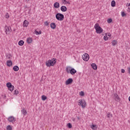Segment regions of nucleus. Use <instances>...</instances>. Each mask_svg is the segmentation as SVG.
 I'll return each mask as SVG.
<instances>
[{
    "label": "nucleus",
    "instance_id": "nucleus-49",
    "mask_svg": "<svg viewBox=\"0 0 130 130\" xmlns=\"http://www.w3.org/2000/svg\"><path fill=\"white\" fill-rule=\"evenodd\" d=\"M30 0H26V2H29Z\"/></svg>",
    "mask_w": 130,
    "mask_h": 130
},
{
    "label": "nucleus",
    "instance_id": "nucleus-27",
    "mask_svg": "<svg viewBox=\"0 0 130 130\" xmlns=\"http://www.w3.org/2000/svg\"><path fill=\"white\" fill-rule=\"evenodd\" d=\"M35 33L36 35H40V34H42V31L41 30H39V31L35 30Z\"/></svg>",
    "mask_w": 130,
    "mask_h": 130
},
{
    "label": "nucleus",
    "instance_id": "nucleus-4",
    "mask_svg": "<svg viewBox=\"0 0 130 130\" xmlns=\"http://www.w3.org/2000/svg\"><path fill=\"white\" fill-rule=\"evenodd\" d=\"M82 58L83 60L85 61H88L89 60V58H90V56H89V54L87 53H85L83 56H82Z\"/></svg>",
    "mask_w": 130,
    "mask_h": 130
},
{
    "label": "nucleus",
    "instance_id": "nucleus-43",
    "mask_svg": "<svg viewBox=\"0 0 130 130\" xmlns=\"http://www.w3.org/2000/svg\"><path fill=\"white\" fill-rule=\"evenodd\" d=\"M126 7H130V3H127Z\"/></svg>",
    "mask_w": 130,
    "mask_h": 130
},
{
    "label": "nucleus",
    "instance_id": "nucleus-20",
    "mask_svg": "<svg viewBox=\"0 0 130 130\" xmlns=\"http://www.w3.org/2000/svg\"><path fill=\"white\" fill-rule=\"evenodd\" d=\"M13 71H14V72H18V71H19V67L18 66H15L13 67Z\"/></svg>",
    "mask_w": 130,
    "mask_h": 130
},
{
    "label": "nucleus",
    "instance_id": "nucleus-23",
    "mask_svg": "<svg viewBox=\"0 0 130 130\" xmlns=\"http://www.w3.org/2000/svg\"><path fill=\"white\" fill-rule=\"evenodd\" d=\"M18 45H19L20 46H22V45H24V41H19V42H18Z\"/></svg>",
    "mask_w": 130,
    "mask_h": 130
},
{
    "label": "nucleus",
    "instance_id": "nucleus-36",
    "mask_svg": "<svg viewBox=\"0 0 130 130\" xmlns=\"http://www.w3.org/2000/svg\"><path fill=\"white\" fill-rule=\"evenodd\" d=\"M44 24L45 25V26H48V25H49V22H48V21H45L44 22Z\"/></svg>",
    "mask_w": 130,
    "mask_h": 130
},
{
    "label": "nucleus",
    "instance_id": "nucleus-25",
    "mask_svg": "<svg viewBox=\"0 0 130 130\" xmlns=\"http://www.w3.org/2000/svg\"><path fill=\"white\" fill-rule=\"evenodd\" d=\"M6 86H7V88H10V87H12L13 86V85H12V83H11V82H8L6 84Z\"/></svg>",
    "mask_w": 130,
    "mask_h": 130
},
{
    "label": "nucleus",
    "instance_id": "nucleus-42",
    "mask_svg": "<svg viewBox=\"0 0 130 130\" xmlns=\"http://www.w3.org/2000/svg\"><path fill=\"white\" fill-rule=\"evenodd\" d=\"M6 17L7 19H8V18H9V14H7L6 15Z\"/></svg>",
    "mask_w": 130,
    "mask_h": 130
},
{
    "label": "nucleus",
    "instance_id": "nucleus-24",
    "mask_svg": "<svg viewBox=\"0 0 130 130\" xmlns=\"http://www.w3.org/2000/svg\"><path fill=\"white\" fill-rule=\"evenodd\" d=\"M91 128H92V129L95 130L97 129V125L95 124H92L91 126Z\"/></svg>",
    "mask_w": 130,
    "mask_h": 130
},
{
    "label": "nucleus",
    "instance_id": "nucleus-14",
    "mask_svg": "<svg viewBox=\"0 0 130 130\" xmlns=\"http://www.w3.org/2000/svg\"><path fill=\"white\" fill-rule=\"evenodd\" d=\"M60 10L61 12H67V7L64 6H62L61 7Z\"/></svg>",
    "mask_w": 130,
    "mask_h": 130
},
{
    "label": "nucleus",
    "instance_id": "nucleus-38",
    "mask_svg": "<svg viewBox=\"0 0 130 130\" xmlns=\"http://www.w3.org/2000/svg\"><path fill=\"white\" fill-rule=\"evenodd\" d=\"M121 16H122V17H124V16H126V14L124 12H122Z\"/></svg>",
    "mask_w": 130,
    "mask_h": 130
},
{
    "label": "nucleus",
    "instance_id": "nucleus-45",
    "mask_svg": "<svg viewBox=\"0 0 130 130\" xmlns=\"http://www.w3.org/2000/svg\"><path fill=\"white\" fill-rule=\"evenodd\" d=\"M108 36H109V37H110V36H111V35L110 34H109Z\"/></svg>",
    "mask_w": 130,
    "mask_h": 130
},
{
    "label": "nucleus",
    "instance_id": "nucleus-2",
    "mask_svg": "<svg viewBox=\"0 0 130 130\" xmlns=\"http://www.w3.org/2000/svg\"><path fill=\"white\" fill-rule=\"evenodd\" d=\"M56 19L58 20V21H63L64 15L61 13H57L56 14Z\"/></svg>",
    "mask_w": 130,
    "mask_h": 130
},
{
    "label": "nucleus",
    "instance_id": "nucleus-17",
    "mask_svg": "<svg viewBox=\"0 0 130 130\" xmlns=\"http://www.w3.org/2000/svg\"><path fill=\"white\" fill-rule=\"evenodd\" d=\"M26 41L28 44H30V43H32V41H33V40H32V38H28L26 40Z\"/></svg>",
    "mask_w": 130,
    "mask_h": 130
},
{
    "label": "nucleus",
    "instance_id": "nucleus-35",
    "mask_svg": "<svg viewBox=\"0 0 130 130\" xmlns=\"http://www.w3.org/2000/svg\"><path fill=\"white\" fill-rule=\"evenodd\" d=\"M108 23H110L112 22V19L109 18L107 20Z\"/></svg>",
    "mask_w": 130,
    "mask_h": 130
},
{
    "label": "nucleus",
    "instance_id": "nucleus-6",
    "mask_svg": "<svg viewBox=\"0 0 130 130\" xmlns=\"http://www.w3.org/2000/svg\"><path fill=\"white\" fill-rule=\"evenodd\" d=\"M113 98L115 101H117V102H119V101H120V98L118 96L117 93L114 94Z\"/></svg>",
    "mask_w": 130,
    "mask_h": 130
},
{
    "label": "nucleus",
    "instance_id": "nucleus-16",
    "mask_svg": "<svg viewBox=\"0 0 130 130\" xmlns=\"http://www.w3.org/2000/svg\"><path fill=\"white\" fill-rule=\"evenodd\" d=\"M54 8H55V9H58V8H59V3L55 2L54 4Z\"/></svg>",
    "mask_w": 130,
    "mask_h": 130
},
{
    "label": "nucleus",
    "instance_id": "nucleus-7",
    "mask_svg": "<svg viewBox=\"0 0 130 130\" xmlns=\"http://www.w3.org/2000/svg\"><path fill=\"white\" fill-rule=\"evenodd\" d=\"M50 61L51 62V64H52V66L53 67L55 63H56V58H52V59L50 60Z\"/></svg>",
    "mask_w": 130,
    "mask_h": 130
},
{
    "label": "nucleus",
    "instance_id": "nucleus-37",
    "mask_svg": "<svg viewBox=\"0 0 130 130\" xmlns=\"http://www.w3.org/2000/svg\"><path fill=\"white\" fill-rule=\"evenodd\" d=\"M104 40H105L106 41V40H108V37H107V36H105L104 37Z\"/></svg>",
    "mask_w": 130,
    "mask_h": 130
},
{
    "label": "nucleus",
    "instance_id": "nucleus-1",
    "mask_svg": "<svg viewBox=\"0 0 130 130\" xmlns=\"http://www.w3.org/2000/svg\"><path fill=\"white\" fill-rule=\"evenodd\" d=\"M94 28L95 29L96 33H97V34H101V33L103 32V29L101 26H99V24L98 23H96L94 25Z\"/></svg>",
    "mask_w": 130,
    "mask_h": 130
},
{
    "label": "nucleus",
    "instance_id": "nucleus-40",
    "mask_svg": "<svg viewBox=\"0 0 130 130\" xmlns=\"http://www.w3.org/2000/svg\"><path fill=\"white\" fill-rule=\"evenodd\" d=\"M121 73L124 74V73H125V70H124V69H121Z\"/></svg>",
    "mask_w": 130,
    "mask_h": 130
},
{
    "label": "nucleus",
    "instance_id": "nucleus-29",
    "mask_svg": "<svg viewBox=\"0 0 130 130\" xmlns=\"http://www.w3.org/2000/svg\"><path fill=\"white\" fill-rule=\"evenodd\" d=\"M46 99H47V97L46 96L44 95L42 96V100H43V101H45Z\"/></svg>",
    "mask_w": 130,
    "mask_h": 130
},
{
    "label": "nucleus",
    "instance_id": "nucleus-15",
    "mask_svg": "<svg viewBox=\"0 0 130 130\" xmlns=\"http://www.w3.org/2000/svg\"><path fill=\"white\" fill-rule=\"evenodd\" d=\"M50 27L51 29H55V28H56V25L55 24V23L52 22L50 24Z\"/></svg>",
    "mask_w": 130,
    "mask_h": 130
},
{
    "label": "nucleus",
    "instance_id": "nucleus-5",
    "mask_svg": "<svg viewBox=\"0 0 130 130\" xmlns=\"http://www.w3.org/2000/svg\"><path fill=\"white\" fill-rule=\"evenodd\" d=\"M8 120L9 121V122H12L14 123V122L16 121V118H15L14 116H11L8 118Z\"/></svg>",
    "mask_w": 130,
    "mask_h": 130
},
{
    "label": "nucleus",
    "instance_id": "nucleus-44",
    "mask_svg": "<svg viewBox=\"0 0 130 130\" xmlns=\"http://www.w3.org/2000/svg\"><path fill=\"white\" fill-rule=\"evenodd\" d=\"M62 2H64V3H65V4H66V3H67V0H62Z\"/></svg>",
    "mask_w": 130,
    "mask_h": 130
},
{
    "label": "nucleus",
    "instance_id": "nucleus-48",
    "mask_svg": "<svg viewBox=\"0 0 130 130\" xmlns=\"http://www.w3.org/2000/svg\"><path fill=\"white\" fill-rule=\"evenodd\" d=\"M128 101H129V102H130V96H129V98H128Z\"/></svg>",
    "mask_w": 130,
    "mask_h": 130
},
{
    "label": "nucleus",
    "instance_id": "nucleus-18",
    "mask_svg": "<svg viewBox=\"0 0 130 130\" xmlns=\"http://www.w3.org/2000/svg\"><path fill=\"white\" fill-rule=\"evenodd\" d=\"M29 22L27 20H24L23 22V27H28Z\"/></svg>",
    "mask_w": 130,
    "mask_h": 130
},
{
    "label": "nucleus",
    "instance_id": "nucleus-19",
    "mask_svg": "<svg viewBox=\"0 0 130 130\" xmlns=\"http://www.w3.org/2000/svg\"><path fill=\"white\" fill-rule=\"evenodd\" d=\"M21 113L24 115V116H25V115L27 114V111L26 110V109H23L21 110Z\"/></svg>",
    "mask_w": 130,
    "mask_h": 130
},
{
    "label": "nucleus",
    "instance_id": "nucleus-33",
    "mask_svg": "<svg viewBox=\"0 0 130 130\" xmlns=\"http://www.w3.org/2000/svg\"><path fill=\"white\" fill-rule=\"evenodd\" d=\"M7 130H12V126H11V125H8L7 127Z\"/></svg>",
    "mask_w": 130,
    "mask_h": 130
},
{
    "label": "nucleus",
    "instance_id": "nucleus-31",
    "mask_svg": "<svg viewBox=\"0 0 130 130\" xmlns=\"http://www.w3.org/2000/svg\"><path fill=\"white\" fill-rule=\"evenodd\" d=\"M8 89L12 92L14 90V89H15V87L14 86V85H12L10 87H8Z\"/></svg>",
    "mask_w": 130,
    "mask_h": 130
},
{
    "label": "nucleus",
    "instance_id": "nucleus-22",
    "mask_svg": "<svg viewBox=\"0 0 130 130\" xmlns=\"http://www.w3.org/2000/svg\"><path fill=\"white\" fill-rule=\"evenodd\" d=\"M117 45V41L116 40H113L112 42V45H113V46H115V45Z\"/></svg>",
    "mask_w": 130,
    "mask_h": 130
},
{
    "label": "nucleus",
    "instance_id": "nucleus-26",
    "mask_svg": "<svg viewBox=\"0 0 130 130\" xmlns=\"http://www.w3.org/2000/svg\"><path fill=\"white\" fill-rule=\"evenodd\" d=\"M111 7H114L116 6V3L115 1H112L111 3Z\"/></svg>",
    "mask_w": 130,
    "mask_h": 130
},
{
    "label": "nucleus",
    "instance_id": "nucleus-13",
    "mask_svg": "<svg viewBox=\"0 0 130 130\" xmlns=\"http://www.w3.org/2000/svg\"><path fill=\"white\" fill-rule=\"evenodd\" d=\"M76 73H77V71L76 70H75V69L72 68L71 69L70 74H71V75H75V74H76Z\"/></svg>",
    "mask_w": 130,
    "mask_h": 130
},
{
    "label": "nucleus",
    "instance_id": "nucleus-34",
    "mask_svg": "<svg viewBox=\"0 0 130 130\" xmlns=\"http://www.w3.org/2000/svg\"><path fill=\"white\" fill-rule=\"evenodd\" d=\"M67 126L69 127V128H72V124H71V123H68Z\"/></svg>",
    "mask_w": 130,
    "mask_h": 130
},
{
    "label": "nucleus",
    "instance_id": "nucleus-10",
    "mask_svg": "<svg viewBox=\"0 0 130 130\" xmlns=\"http://www.w3.org/2000/svg\"><path fill=\"white\" fill-rule=\"evenodd\" d=\"M46 66L48 68H50V67H52L51 62H50V60H48L46 62Z\"/></svg>",
    "mask_w": 130,
    "mask_h": 130
},
{
    "label": "nucleus",
    "instance_id": "nucleus-9",
    "mask_svg": "<svg viewBox=\"0 0 130 130\" xmlns=\"http://www.w3.org/2000/svg\"><path fill=\"white\" fill-rule=\"evenodd\" d=\"M73 83V79L69 78L68 79L66 82V85H70V84H72Z\"/></svg>",
    "mask_w": 130,
    "mask_h": 130
},
{
    "label": "nucleus",
    "instance_id": "nucleus-21",
    "mask_svg": "<svg viewBox=\"0 0 130 130\" xmlns=\"http://www.w3.org/2000/svg\"><path fill=\"white\" fill-rule=\"evenodd\" d=\"M91 67L93 70H97V65L95 63H92Z\"/></svg>",
    "mask_w": 130,
    "mask_h": 130
},
{
    "label": "nucleus",
    "instance_id": "nucleus-3",
    "mask_svg": "<svg viewBox=\"0 0 130 130\" xmlns=\"http://www.w3.org/2000/svg\"><path fill=\"white\" fill-rule=\"evenodd\" d=\"M86 101L84 100H79L78 101V105L82 106V108H85V107H86Z\"/></svg>",
    "mask_w": 130,
    "mask_h": 130
},
{
    "label": "nucleus",
    "instance_id": "nucleus-39",
    "mask_svg": "<svg viewBox=\"0 0 130 130\" xmlns=\"http://www.w3.org/2000/svg\"><path fill=\"white\" fill-rule=\"evenodd\" d=\"M80 96H84V91H81L80 92Z\"/></svg>",
    "mask_w": 130,
    "mask_h": 130
},
{
    "label": "nucleus",
    "instance_id": "nucleus-12",
    "mask_svg": "<svg viewBox=\"0 0 130 130\" xmlns=\"http://www.w3.org/2000/svg\"><path fill=\"white\" fill-rule=\"evenodd\" d=\"M7 66L8 67H12V66H13V62H12V60H7Z\"/></svg>",
    "mask_w": 130,
    "mask_h": 130
},
{
    "label": "nucleus",
    "instance_id": "nucleus-11",
    "mask_svg": "<svg viewBox=\"0 0 130 130\" xmlns=\"http://www.w3.org/2000/svg\"><path fill=\"white\" fill-rule=\"evenodd\" d=\"M72 67L70 66H67L66 69V71L68 74H70L71 73V71L72 70Z\"/></svg>",
    "mask_w": 130,
    "mask_h": 130
},
{
    "label": "nucleus",
    "instance_id": "nucleus-47",
    "mask_svg": "<svg viewBox=\"0 0 130 130\" xmlns=\"http://www.w3.org/2000/svg\"><path fill=\"white\" fill-rule=\"evenodd\" d=\"M66 4H70V2H67Z\"/></svg>",
    "mask_w": 130,
    "mask_h": 130
},
{
    "label": "nucleus",
    "instance_id": "nucleus-28",
    "mask_svg": "<svg viewBox=\"0 0 130 130\" xmlns=\"http://www.w3.org/2000/svg\"><path fill=\"white\" fill-rule=\"evenodd\" d=\"M107 116L108 118L110 119V118H111V117H112V115L111 114V113L109 112L107 113Z\"/></svg>",
    "mask_w": 130,
    "mask_h": 130
},
{
    "label": "nucleus",
    "instance_id": "nucleus-32",
    "mask_svg": "<svg viewBox=\"0 0 130 130\" xmlns=\"http://www.w3.org/2000/svg\"><path fill=\"white\" fill-rule=\"evenodd\" d=\"M18 94H19V91H18V89L15 90L14 95H18Z\"/></svg>",
    "mask_w": 130,
    "mask_h": 130
},
{
    "label": "nucleus",
    "instance_id": "nucleus-30",
    "mask_svg": "<svg viewBox=\"0 0 130 130\" xmlns=\"http://www.w3.org/2000/svg\"><path fill=\"white\" fill-rule=\"evenodd\" d=\"M6 57L8 58V59H11V57H12V54L11 53H9L6 55Z\"/></svg>",
    "mask_w": 130,
    "mask_h": 130
},
{
    "label": "nucleus",
    "instance_id": "nucleus-8",
    "mask_svg": "<svg viewBox=\"0 0 130 130\" xmlns=\"http://www.w3.org/2000/svg\"><path fill=\"white\" fill-rule=\"evenodd\" d=\"M5 32L6 34H10V33L11 32V31H10V27H9V26L6 25L5 27Z\"/></svg>",
    "mask_w": 130,
    "mask_h": 130
},
{
    "label": "nucleus",
    "instance_id": "nucleus-50",
    "mask_svg": "<svg viewBox=\"0 0 130 130\" xmlns=\"http://www.w3.org/2000/svg\"><path fill=\"white\" fill-rule=\"evenodd\" d=\"M78 119H80V117H78Z\"/></svg>",
    "mask_w": 130,
    "mask_h": 130
},
{
    "label": "nucleus",
    "instance_id": "nucleus-41",
    "mask_svg": "<svg viewBox=\"0 0 130 130\" xmlns=\"http://www.w3.org/2000/svg\"><path fill=\"white\" fill-rule=\"evenodd\" d=\"M127 72L128 73V74H130V67H128V68H127Z\"/></svg>",
    "mask_w": 130,
    "mask_h": 130
},
{
    "label": "nucleus",
    "instance_id": "nucleus-46",
    "mask_svg": "<svg viewBox=\"0 0 130 130\" xmlns=\"http://www.w3.org/2000/svg\"><path fill=\"white\" fill-rule=\"evenodd\" d=\"M128 11H129V12H130V8L129 7L128 8Z\"/></svg>",
    "mask_w": 130,
    "mask_h": 130
}]
</instances>
